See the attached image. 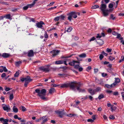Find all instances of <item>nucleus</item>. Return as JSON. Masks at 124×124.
<instances>
[{"instance_id": "1", "label": "nucleus", "mask_w": 124, "mask_h": 124, "mask_svg": "<svg viewBox=\"0 0 124 124\" xmlns=\"http://www.w3.org/2000/svg\"><path fill=\"white\" fill-rule=\"evenodd\" d=\"M68 87H69L72 90L75 91L76 89L79 92H83L85 91L84 89H82L80 88L81 84L80 83H77L76 81L68 83Z\"/></svg>"}, {"instance_id": "2", "label": "nucleus", "mask_w": 124, "mask_h": 124, "mask_svg": "<svg viewBox=\"0 0 124 124\" xmlns=\"http://www.w3.org/2000/svg\"><path fill=\"white\" fill-rule=\"evenodd\" d=\"M35 92L38 93V95L42 99L46 101L47 100V98L45 97L46 92V89H42L40 90L39 89H36L35 90Z\"/></svg>"}, {"instance_id": "3", "label": "nucleus", "mask_w": 124, "mask_h": 124, "mask_svg": "<svg viewBox=\"0 0 124 124\" xmlns=\"http://www.w3.org/2000/svg\"><path fill=\"white\" fill-rule=\"evenodd\" d=\"M101 3L102 4L101 5L100 9L102 11L103 16H108V10L106 9L107 6L106 4H103V0L101 1Z\"/></svg>"}, {"instance_id": "4", "label": "nucleus", "mask_w": 124, "mask_h": 124, "mask_svg": "<svg viewBox=\"0 0 124 124\" xmlns=\"http://www.w3.org/2000/svg\"><path fill=\"white\" fill-rule=\"evenodd\" d=\"M64 110L63 109L62 111H56V113L59 115L60 117L61 118L62 117L63 115L65 114V113L64 112Z\"/></svg>"}, {"instance_id": "5", "label": "nucleus", "mask_w": 124, "mask_h": 124, "mask_svg": "<svg viewBox=\"0 0 124 124\" xmlns=\"http://www.w3.org/2000/svg\"><path fill=\"white\" fill-rule=\"evenodd\" d=\"M60 51L58 50H54L52 51H51L50 53L52 54L53 56H54L58 54Z\"/></svg>"}, {"instance_id": "6", "label": "nucleus", "mask_w": 124, "mask_h": 124, "mask_svg": "<svg viewBox=\"0 0 124 124\" xmlns=\"http://www.w3.org/2000/svg\"><path fill=\"white\" fill-rule=\"evenodd\" d=\"M8 71L7 69L5 66H0V72L2 73L3 71L7 72Z\"/></svg>"}, {"instance_id": "7", "label": "nucleus", "mask_w": 124, "mask_h": 124, "mask_svg": "<svg viewBox=\"0 0 124 124\" xmlns=\"http://www.w3.org/2000/svg\"><path fill=\"white\" fill-rule=\"evenodd\" d=\"M44 24H45L42 21H40L38 23L36 24L38 28H42L43 27L42 25Z\"/></svg>"}, {"instance_id": "8", "label": "nucleus", "mask_w": 124, "mask_h": 124, "mask_svg": "<svg viewBox=\"0 0 124 124\" xmlns=\"http://www.w3.org/2000/svg\"><path fill=\"white\" fill-rule=\"evenodd\" d=\"M67 15L68 16V19L70 21H71L72 19V17H73V12L68 13L67 14Z\"/></svg>"}, {"instance_id": "9", "label": "nucleus", "mask_w": 124, "mask_h": 124, "mask_svg": "<svg viewBox=\"0 0 124 124\" xmlns=\"http://www.w3.org/2000/svg\"><path fill=\"white\" fill-rule=\"evenodd\" d=\"M39 69L45 72H47L49 71V69L48 68H46L43 67H40L39 68Z\"/></svg>"}, {"instance_id": "10", "label": "nucleus", "mask_w": 124, "mask_h": 124, "mask_svg": "<svg viewBox=\"0 0 124 124\" xmlns=\"http://www.w3.org/2000/svg\"><path fill=\"white\" fill-rule=\"evenodd\" d=\"M79 62L77 61L73 60L71 62H69V64L71 66H74L75 65V63H79Z\"/></svg>"}, {"instance_id": "11", "label": "nucleus", "mask_w": 124, "mask_h": 124, "mask_svg": "<svg viewBox=\"0 0 124 124\" xmlns=\"http://www.w3.org/2000/svg\"><path fill=\"white\" fill-rule=\"evenodd\" d=\"M115 82L113 83L112 84V85H113V86H115L116 85L117 83H119L120 81V79L118 78H115Z\"/></svg>"}, {"instance_id": "12", "label": "nucleus", "mask_w": 124, "mask_h": 124, "mask_svg": "<svg viewBox=\"0 0 124 124\" xmlns=\"http://www.w3.org/2000/svg\"><path fill=\"white\" fill-rule=\"evenodd\" d=\"M10 56L9 54L6 53L2 54V56L3 58H7L9 57Z\"/></svg>"}, {"instance_id": "13", "label": "nucleus", "mask_w": 124, "mask_h": 124, "mask_svg": "<svg viewBox=\"0 0 124 124\" xmlns=\"http://www.w3.org/2000/svg\"><path fill=\"white\" fill-rule=\"evenodd\" d=\"M34 55V53L32 50H30L28 52V56L29 57L33 56Z\"/></svg>"}, {"instance_id": "14", "label": "nucleus", "mask_w": 124, "mask_h": 124, "mask_svg": "<svg viewBox=\"0 0 124 124\" xmlns=\"http://www.w3.org/2000/svg\"><path fill=\"white\" fill-rule=\"evenodd\" d=\"M32 80V79L30 78V77L29 76H27L25 78V82L29 83Z\"/></svg>"}, {"instance_id": "15", "label": "nucleus", "mask_w": 124, "mask_h": 124, "mask_svg": "<svg viewBox=\"0 0 124 124\" xmlns=\"http://www.w3.org/2000/svg\"><path fill=\"white\" fill-rule=\"evenodd\" d=\"M112 34L113 35H114L117 36L116 38H118L119 39L121 37V35L120 34L117 33L115 31L113 32L112 33Z\"/></svg>"}, {"instance_id": "16", "label": "nucleus", "mask_w": 124, "mask_h": 124, "mask_svg": "<svg viewBox=\"0 0 124 124\" xmlns=\"http://www.w3.org/2000/svg\"><path fill=\"white\" fill-rule=\"evenodd\" d=\"M3 109L7 112H8L10 109V108L9 107L7 106L6 105H5L3 107Z\"/></svg>"}, {"instance_id": "17", "label": "nucleus", "mask_w": 124, "mask_h": 124, "mask_svg": "<svg viewBox=\"0 0 124 124\" xmlns=\"http://www.w3.org/2000/svg\"><path fill=\"white\" fill-rule=\"evenodd\" d=\"M88 91L89 93L92 95H93L95 93V90H92L91 89H88Z\"/></svg>"}, {"instance_id": "18", "label": "nucleus", "mask_w": 124, "mask_h": 124, "mask_svg": "<svg viewBox=\"0 0 124 124\" xmlns=\"http://www.w3.org/2000/svg\"><path fill=\"white\" fill-rule=\"evenodd\" d=\"M101 35H100L99 34H97V36L96 37L97 38H100L102 36L103 37H104L105 36V35L104 33H101Z\"/></svg>"}, {"instance_id": "19", "label": "nucleus", "mask_w": 124, "mask_h": 124, "mask_svg": "<svg viewBox=\"0 0 124 124\" xmlns=\"http://www.w3.org/2000/svg\"><path fill=\"white\" fill-rule=\"evenodd\" d=\"M63 62L62 60L59 61L55 62V63L56 64H63Z\"/></svg>"}, {"instance_id": "20", "label": "nucleus", "mask_w": 124, "mask_h": 124, "mask_svg": "<svg viewBox=\"0 0 124 124\" xmlns=\"http://www.w3.org/2000/svg\"><path fill=\"white\" fill-rule=\"evenodd\" d=\"M67 116H68L71 117L73 116H77V115L76 114H70L67 115Z\"/></svg>"}, {"instance_id": "21", "label": "nucleus", "mask_w": 124, "mask_h": 124, "mask_svg": "<svg viewBox=\"0 0 124 124\" xmlns=\"http://www.w3.org/2000/svg\"><path fill=\"white\" fill-rule=\"evenodd\" d=\"M54 89V88H51L49 90V93H52L55 91Z\"/></svg>"}, {"instance_id": "22", "label": "nucleus", "mask_w": 124, "mask_h": 124, "mask_svg": "<svg viewBox=\"0 0 124 124\" xmlns=\"http://www.w3.org/2000/svg\"><path fill=\"white\" fill-rule=\"evenodd\" d=\"M59 76L62 77H65L67 76V75L64 73L59 74H58Z\"/></svg>"}, {"instance_id": "23", "label": "nucleus", "mask_w": 124, "mask_h": 124, "mask_svg": "<svg viewBox=\"0 0 124 124\" xmlns=\"http://www.w3.org/2000/svg\"><path fill=\"white\" fill-rule=\"evenodd\" d=\"M79 57L81 58H85L86 56V54L85 53H82L79 55Z\"/></svg>"}, {"instance_id": "24", "label": "nucleus", "mask_w": 124, "mask_h": 124, "mask_svg": "<svg viewBox=\"0 0 124 124\" xmlns=\"http://www.w3.org/2000/svg\"><path fill=\"white\" fill-rule=\"evenodd\" d=\"M101 88L99 87H97L95 90V92H100L101 91Z\"/></svg>"}, {"instance_id": "25", "label": "nucleus", "mask_w": 124, "mask_h": 124, "mask_svg": "<svg viewBox=\"0 0 124 124\" xmlns=\"http://www.w3.org/2000/svg\"><path fill=\"white\" fill-rule=\"evenodd\" d=\"M21 72V71L18 70V71H16L14 75V77H17L19 75V73Z\"/></svg>"}, {"instance_id": "26", "label": "nucleus", "mask_w": 124, "mask_h": 124, "mask_svg": "<svg viewBox=\"0 0 124 124\" xmlns=\"http://www.w3.org/2000/svg\"><path fill=\"white\" fill-rule=\"evenodd\" d=\"M4 16L5 18L8 19H10L11 17V15L9 14L6 15Z\"/></svg>"}, {"instance_id": "27", "label": "nucleus", "mask_w": 124, "mask_h": 124, "mask_svg": "<svg viewBox=\"0 0 124 124\" xmlns=\"http://www.w3.org/2000/svg\"><path fill=\"white\" fill-rule=\"evenodd\" d=\"M61 87L62 88L67 87H68V84H63L61 86Z\"/></svg>"}, {"instance_id": "28", "label": "nucleus", "mask_w": 124, "mask_h": 124, "mask_svg": "<svg viewBox=\"0 0 124 124\" xmlns=\"http://www.w3.org/2000/svg\"><path fill=\"white\" fill-rule=\"evenodd\" d=\"M13 111L15 112L16 113L18 111V109L15 106H14L13 108Z\"/></svg>"}, {"instance_id": "29", "label": "nucleus", "mask_w": 124, "mask_h": 124, "mask_svg": "<svg viewBox=\"0 0 124 124\" xmlns=\"http://www.w3.org/2000/svg\"><path fill=\"white\" fill-rule=\"evenodd\" d=\"M21 62L20 61L16 62L15 63L16 66L17 67L19 66L21 64Z\"/></svg>"}, {"instance_id": "30", "label": "nucleus", "mask_w": 124, "mask_h": 124, "mask_svg": "<svg viewBox=\"0 0 124 124\" xmlns=\"http://www.w3.org/2000/svg\"><path fill=\"white\" fill-rule=\"evenodd\" d=\"M45 117L46 116H43L42 117H40L39 119L37 120L36 121L37 122H39L40 120H42L45 118Z\"/></svg>"}, {"instance_id": "31", "label": "nucleus", "mask_w": 124, "mask_h": 124, "mask_svg": "<svg viewBox=\"0 0 124 124\" xmlns=\"http://www.w3.org/2000/svg\"><path fill=\"white\" fill-rule=\"evenodd\" d=\"M99 7V6L97 5H95L93 6L91 8L92 9H96L97 8H98Z\"/></svg>"}, {"instance_id": "32", "label": "nucleus", "mask_w": 124, "mask_h": 124, "mask_svg": "<svg viewBox=\"0 0 124 124\" xmlns=\"http://www.w3.org/2000/svg\"><path fill=\"white\" fill-rule=\"evenodd\" d=\"M35 2H33V3L32 4H29L28 5V7L31 8L33 6V5L35 4Z\"/></svg>"}, {"instance_id": "33", "label": "nucleus", "mask_w": 124, "mask_h": 124, "mask_svg": "<svg viewBox=\"0 0 124 124\" xmlns=\"http://www.w3.org/2000/svg\"><path fill=\"white\" fill-rule=\"evenodd\" d=\"M42 120V121H43L41 123L42 124H44L45 122L47 121V118H46V117H45V118L43 119V120Z\"/></svg>"}, {"instance_id": "34", "label": "nucleus", "mask_w": 124, "mask_h": 124, "mask_svg": "<svg viewBox=\"0 0 124 124\" xmlns=\"http://www.w3.org/2000/svg\"><path fill=\"white\" fill-rule=\"evenodd\" d=\"M116 107L115 106H113V105L111 107V108L112 109V111H115L116 109Z\"/></svg>"}, {"instance_id": "35", "label": "nucleus", "mask_w": 124, "mask_h": 124, "mask_svg": "<svg viewBox=\"0 0 124 124\" xmlns=\"http://www.w3.org/2000/svg\"><path fill=\"white\" fill-rule=\"evenodd\" d=\"M60 19L61 20H63L65 18V16L63 15H62L59 16Z\"/></svg>"}, {"instance_id": "36", "label": "nucleus", "mask_w": 124, "mask_h": 124, "mask_svg": "<svg viewBox=\"0 0 124 124\" xmlns=\"http://www.w3.org/2000/svg\"><path fill=\"white\" fill-rule=\"evenodd\" d=\"M112 84H111V85H105V86L107 87V88H109L111 87H113L114 86H113V85H112Z\"/></svg>"}, {"instance_id": "37", "label": "nucleus", "mask_w": 124, "mask_h": 124, "mask_svg": "<svg viewBox=\"0 0 124 124\" xmlns=\"http://www.w3.org/2000/svg\"><path fill=\"white\" fill-rule=\"evenodd\" d=\"M8 119H5L3 121L4 123H3V124H8Z\"/></svg>"}, {"instance_id": "38", "label": "nucleus", "mask_w": 124, "mask_h": 124, "mask_svg": "<svg viewBox=\"0 0 124 124\" xmlns=\"http://www.w3.org/2000/svg\"><path fill=\"white\" fill-rule=\"evenodd\" d=\"M103 97L104 95L103 94H101L98 97V98L99 100H100L102 98H103Z\"/></svg>"}, {"instance_id": "39", "label": "nucleus", "mask_w": 124, "mask_h": 124, "mask_svg": "<svg viewBox=\"0 0 124 124\" xmlns=\"http://www.w3.org/2000/svg\"><path fill=\"white\" fill-rule=\"evenodd\" d=\"M73 17L74 18H76L77 17L76 14L75 12H73Z\"/></svg>"}, {"instance_id": "40", "label": "nucleus", "mask_w": 124, "mask_h": 124, "mask_svg": "<svg viewBox=\"0 0 124 124\" xmlns=\"http://www.w3.org/2000/svg\"><path fill=\"white\" fill-rule=\"evenodd\" d=\"M14 96L13 94H11L9 96V100H12Z\"/></svg>"}, {"instance_id": "41", "label": "nucleus", "mask_w": 124, "mask_h": 124, "mask_svg": "<svg viewBox=\"0 0 124 124\" xmlns=\"http://www.w3.org/2000/svg\"><path fill=\"white\" fill-rule=\"evenodd\" d=\"M72 28L71 27H69L68 28L66 31L68 32H70L71 31V30H72Z\"/></svg>"}, {"instance_id": "42", "label": "nucleus", "mask_w": 124, "mask_h": 124, "mask_svg": "<svg viewBox=\"0 0 124 124\" xmlns=\"http://www.w3.org/2000/svg\"><path fill=\"white\" fill-rule=\"evenodd\" d=\"M119 39L121 40V43L123 44L124 45V41L123 40V38L122 37H121Z\"/></svg>"}, {"instance_id": "43", "label": "nucleus", "mask_w": 124, "mask_h": 124, "mask_svg": "<svg viewBox=\"0 0 124 124\" xmlns=\"http://www.w3.org/2000/svg\"><path fill=\"white\" fill-rule=\"evenodd\" d=\"M109 59L111 61H113L115 59V58L112 56H110L109 57Z\"/></svg>"}, {"instance_id": "44", "label": "nucleus", "mask_w": 124, "mask_h": 124, "mask_svg": "<svg viewBox=\"0 0 124 124\" xmlns=\"http://www.w3.org/2000/svg\"><path fill=\"white\" fill-rule=\"evenodd\" d=\"M4 89L5 91H8L10 90L11 89L9 87H4Z\"/></svg>"}, {"instance_id": "45", "label": "nucleus", "mask_w": 124, "mask_h": 124, "mask_svg": "<svg viewBox=\"0 0 124 124\" xmlns=\"http://www.w3.org/2000/svg\"><path fill=\"white\" fill-rule=\"evenodd\" d=\"M109 118L111 119H115V117L113 115H110L109 117Z\"/></svg>"}, {"instance_id": "46", "label": "nucleus", "mask_w": 124, "mask_h": 124, "mask_svg": "<svg viewBox=\"0 0 124 124\" xmlns=\"http://www.w3.org/2000/svg\"><path fill=\"white\" fill-rule=\"evenodd\" d=\"M79 67V64H77L74 65V68L76 69H78Z\"/></svg>"}, {"instance_id": "47", "label": "nucleus", "mask_w": 124, "mask_h": 124, "mask_svg": "<svg viewBox=\"0 0 124 124\" xmlns=\"http://www.w3.org/2000/svg\"><path fill=\"white\" fill-rule=\"evenodd\" d=\"M45 34H44V37L45 38H48V36L47 34V32L45 31H44Z\"/></svg>"}, {"instance_id": "48", "label": "nucleus", "mask_w": 124, "mask_h": 124, "mask_svg": "<svg viewBox=\"0 0 124 124\" xmlns=\"http://www.w3.org/2000/svg\"><path fill=\"white\" fill-rule=\"evenodd\" d=\"M87 121L88 122H91L92 123L94 121L92 119H88L87 120Z\"/></svg>"}, {"instance_id": "49", "label": "nucleus", "mask_w": 124, "mask_h": 124, "mask_svg": "<svg viewBox=\"0 0 124 124\" xmlns=\"http://www.w3.org/2000/svg\"><path fill=\"white\" fill-rule=\"evenodd\" d=\"M22 110L23 111H25L26 110V108L24 106H22Z\"/></svg>"}, {"instance_id": "50", "label": "nucleus", "mask_w": 124, "mask_h": 124, "mask_svg": "<svg viewBox=\"0 0 124 124\" xmlns=\"http://www.w3.org/2000/svg\"><path fill=\"white\" fill-rule=\"evenodd\" d=\"M69 61V60L67 59V60H66L65 61L63 62V63H64V64L65 65H67L68 64H67L66 63V62H68Z\"/></svg>"}, {"instance_id": "51", "label": "nucleus", "mask_w": 124, "mask_h": 124, "mask_svg": "<svg viewBox=\"0 0 124 124\" xmlns=\"http://www.w3.org/2000/svg\"><path fill=\"white\" fill-rule=\"evenodd\" d=\"M60 19V18L59 16H58L56 17L54 19V20L56 21H58Z\"/></svg>"}, {"instance_id": "52", "label": "nucleus", "mask_w": 124, "mask_h": 124, "mask_svg": "<svg viewBox=\"0 0 124 124\" xmlns=\"http://www.w3.org/2000/svg\"><path fill=\"white\" fill-rule=\"evenodd\" d=\"M2 4H3L5 5L6 6L9 5V3L7 2H3L2 3Z\"/></svg>"}, {"instance_id": "53", "label": "nucleus", "mask_w": 124, "mask_h": 124, "mask_svg": "<svg viewBox=\"0 0 124 124\" xmlns=\"http://www.w3.org/2000/svg\"><path fill=\"white\" fill-rule=\"evenodd\" d=\"M102 75L103 77H105L107 75V74L104 73H103L102 74Z\"/></svg>"}, {"instance_id": "54", "label": "nucleus", "mask_w": 124, "mask_h": 124, "mask_svg": "<svg viewBox=\"0 0 124 124\" xmlns=\"http://www.w3.org/2000/svg\"><path fill=\"white\" fill-rule=\"evenodd\" d=\"M103 56L102 54H101L99 56V58L101 60L103 58Z\"/></svg>"}, {"instance_id": "55", "label": "nucleus", "mask_w": 124, "mask_h": 124, "mask_svg": "<svg viewBox=\"0 0 124 124\" xmlns=\"http://www.w3.org/2000/svg\"><path fill=\"white\" fill-rule=\"evenodd\" d=\"M103 117L104 119H105V120H107V117L106 115H103Z\"/></svg>"}, {"instance_id": "56", "label": "nucleus", "mask_w": 124, "mask_h": 124, "mask_svg": "<svg viewBox=\"0 0 124 124\" xmlns=\"http://www.w3.org/2000/svg\"><path fill=\"white\" fill-rule=\"evenodd\" d=\"M110 17L111 18V19H112L114 20L115 17H114L113 15V14H111L110 15Z\"/></svg>"}, {"instance_id": "57", "label": "nucleus", "mask_w": 124, "mask_h": 124, "mask_svg": "<svg viewBox=\"0 0 124 124\" xmlns=\"http://www.w3.org/2000/svg\"><path fill=\"white\" fill-rule=\"evenodd\" d=\"M113 7V5L112 4H110L108 6L109 8H112Z\"/></svg>"}, {"instance_id": "58", "label": "nucleus", "mask_w": 124, "mask_h": 124, "mask_svg": "<svg viewBox=\"0 0 124 124\" xmlns=\"http://www.w3.org/2000/svg\"><path fill=\"white\" fill-rule=\"evenodd\" d=\"M54 3V2H52L50 3L47 6H52Z\"/></svg>"}, {"instance_id": "59", "label": "nucleus", "mask_w": 124, "mask_h": 124, "mask_svg": "<svg viewBox=\"0 0 124 124\" xmlns=\"http://www.w3.org/2000/svg\"><path fill=\"white\" fill-rule=\"evenodd\" d=\"M6 76V73H3L1 75V77L2 78Z\"/></svg>"}, {"instance_id": "60", "label": "nucleus", "mask_w": 124, "mask_h": 124, "mask_svg": "<svg viewBox=\"0 0 124 124\" xmlns=\"http://www.w3.org/2000/svg\"><path fill=\"white\" fill-rule=\"evenodd\" d=\"M111 51H112V49H111L107 48V51L108 52H111Z\"/></svg>"}, {"instance_id": "61", "label": "nucleus", "mask_w": 124, "mask_h": 124, "mask_svg": "<svg viewBox=\"0 0 124 124\" xmlns=\"http://www.w3.org/2000/svg\"><path fill=\"white\" fill-rule=\"evenodd\" d=\"M51 86L53 87H56L57 86H59V85H58L54 84H53Z\"/></svg>"}, {"instance_id": "62", "label": "nucleus", "mask_w": 124, "mask_h": 124, "mask_svg": "<svg viewBox=\"0 0 124 124\" xmlns=\"http://www.w3.org/2000/svg\"><path fill=\"white\" fill-rule=\"evenodd\" d=\"M95 39L94 37H93L89 41L91 42L92 41H93L95 40Z\"/></svg>"}, {"instance_id": "63", "label": "nucleus", "mask_w": 124, "mask_h": 124, "mask_svg": "<svg viewBox=\"0 0 124 124\" xmlns=\"http://www.w3.org/2000/svg\"><path fill=\"white\" fill-rule=\"evenodd\" d=\"M123 99L124 100V92H122L121 93Z\"/></svg>"}, {"instance_id": "64", "label": "nucleus", "mask_w": 124, "mask_h": 124, "mask_svg": "<svg viewBox=\"0 0 124 124\" xmlns=\"http://www.w3.org/2000/svg\"><path fill=\"white\" fill-rule=\"evenodd\" d=\"M95 116H96L95 115H93L92 116V118L93 119H92L94 121V120L96 119Z\"/></svg>"}]
</instances>
